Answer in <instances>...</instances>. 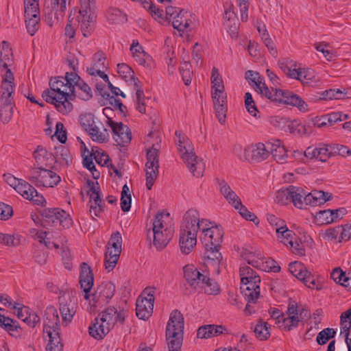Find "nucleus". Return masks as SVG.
I'll return each mask as SVG.
<instances>
[{"label": "nucleus", "mask_w": 351, "mask_h": 351, "mask_svg": "<svg viewBox=\"0 0 351 351\" xmlns=\"http://www.w3.org/2000/svg\"><path fill=\"white\" fill-rule=\"evenodd\" d=\"M50 89L43 92L42 97L46 102L55 106L58 112L63 114H68L73 110L70 100L75 96L73 87L69 85L63 77L51 80Z\"/></svg>", "instance_id": "obj_1"}, {"label": "nucleus", "mask_w": 351, "mask_h": 351, "mask_svg": "<svg viewBox=\"0 0 351 351\" xmlns=\"http://www.w3.org/2000/svg\"><path fill=\"white\" fill-rule=\"evenodd\" d=\"M128 311L124 309L118 311L114 307H108L99 314L95 319V322L88 328L89 334L96 339H102L119 322L123 324Z\"/></svg>", "instance_id": "obj_2"}, {"label": "nucleus", "mask_w": 351, "mask_h": 351, "mask_svg": "<svg viewBox=\"0 0 351 351\" xmlns=\"http://www.w3.org/2000/svg\"><path fill=\"white\" fill-rule=\"evenodd\" d=\"M199 219V212L193 208L187 210L183 217L179 243L181 252L184 254H189L196 245Z\"/></svg>", "instance_id": "obj_3"}, {"label": "nucleus", "mask_w": 351, "mask_h": 351, "mask_svg": "<svg viewBox=\"0 0 351 351\" xmlns=\"http://www.w3.org/2000/svg\"><path fill=\"white\" fill-rule=\"evenodd\" d=\"M176 135L178 138V151L182 158L194 176L202 177L205 170L204 162L193 152V147L189 139L181 137L178 132H176Z\"/></svg>", "instance_id": "obj_4"}, {"label": "nucleus", "mask_w": 351, "mask_h": 351, "mask_svg": "<svg viewBox=\"0 0 351 351\" xmlns=\"http://www.w3.org/2000/svg\"><path fill=\"white\" fill-rule=\"evenodd\" d=\"M40 216L41 218L32 215V218L35 223H40V226L46 228L58 225L63 228H69L73 223L70 215L58 208H45L40 211Z\"/></svg>", "instance_id": "obj_5"}, {"label": "nucleus", "mask_w": 351, "mask_h": 351, "mask_svg": "<svg viewBox=\"0 0 351 351\" xmlns=\"http://www.w3.org/2000/svg\"><path fill=\"white\" fill-rule=\"evenodd\" d=\"M78 23L84 37H88L93 32L96 19L97 7L95 0H80Z\"/></svg>", "instance_id": "obj_6"}, {"label": "nucleus", "mask_w": 351, "mask_h": 351, "mask_svg": "<svg viewBox=\"0 0 351 351\" xmlns=\"http://www.w3.org/2000/svg\"><path fill=\"white\" fill-rule=\"evenodd\" d=\"M164 215L162 213H157L153 221L152 231L149 232L147 237L151 239L153 237V244L157 250L163 249L173 237V231L171 228L164 226Z\"/></svg>", "instance_id": "obj_7"}, {"label": "nucleus", "mask_w": 351, "mask_h": 351, "mask_svg": "<svg viewBox=\"0 0 351 351\" xmlns=\"http://www.w3.org/2000/svg\"><path fill=\"white\" fill-rule=\"evenodd\" d=\"M28 180L37 187H53L60 182V177L54 171L45 168H31Z\"/></svg>", "instance_id": "obj_8"}, {"label": "nucleus", "mask_w": 351, "mask_h": 351, "mask_svg": "<svg viewBox=\"0 0 351 351\" xmlns=\"http://www.w3.org/2000/svg\"><path fill=\"white\" fill-rule=\"evenodd\" d=\"M155 291L154 287H147L144 289L142 295L138 298L136 314L139 319L145 320L152 315Z\"/></svg>", "instance_id": "obj_9"}, {"label": "nucleus", "mask_w": 351, "mask_h": 351, "mask_svg": "<svg viewBox=\"0 0 351 351\" xmlns=\"http://www.w3.org/2000/svg\"><path fill=\"white\" fill-rule=\"evenodd\" d=\"M269 155L268 142L266 144L258 143L251 144L244 149L243 159L250 162H260L266 160Z\"/></svg>", "instance_id": "obj_10"}, {"label": "nucleus", "mask_w": 351, "mask_h": 351, "mask_svg": "<svg viewBox=\"0 0 351 351\" xmlns=\"http://www.w3.org/2000/svg\"><path fill=\"white\" fill-rule=\"evenodd\" d=\"M146 186L150 190L158 175V149L152 147L147 153Z\"/></svg>", "instance_id": "obj_11"}, {"label": "nucleus", "mask_w": 351, "mask_h": 351, "mask_svg": "<svg viewBox=\"0 0 351 351\" xmlns=\"http://www.w3.org/2000/svg\"><path fill=\"white\" fill-rule=\"evenodd\" d=\"M87 184L89 187L88 192L90 196V213L91 216L99 217L103 211V204H104L102 197L99 191V186L98 182H94L91 180L87 181Z\"/></svg>", "instance_id": "obj_12"}, {"label": "nucleus", "mask_w": 351, "mask_h": 351, "mask_svg": "<svg viewBox=\"0 0 351 351\" xmlns=\"http://www.w3.org/2000/svg\"><path fill=\"white\" fill-rule=\"evenodd\" d=\"M108 125L112 131V137L120 146H127L131 141L132 133L129 128L121 122H116L108 118Z\"/></svg>", "instance_id": "obj_13"}, {"label": "nucleus", "mask_w": 351, "mask_h": 351, "mask_svg": "<svg viewBox=\"0 0 351 351\" xmlns=\"http://www.w3.org/2000/svg\"><path fill=\"white\" fill-rule=\"evenodd\" d=\"M1 75L3 80L0 88V102L14 103V75L10 70H8L6 71V74Z\"/></svg>", "instance_id": "obj_14"}, {"label": "nucleus", "mask_w": 351, "mask_h": 351, "mask_svg": "<svg viewBox=\"0 0 351 351\" xmlns=\"http://www.w3.org/2000/svg\"><path fill=\"white\" fill-rule=\"evenodd\" d=\"M106 68V58L101 51H98L93 55L92 64L90 67L87 68V72L90 75H99L105 82H107L108 81V77L104 73V70Z\"/></svg>", "instance_id": "obj_15"}, {"label": "nucleus", "mask_w": 351, "mask_h": 351, "mask_svg": "<svg viewBox=\"0 0 351 351\" xmlns=\"http://www.w3.org/2000/svg\"><path fill=\"white\" fill-rule=\"evenodd\" d=\"M200 239L204 247H220L223 232L217 226H211V229L204 230V235Z\"/></svg>", "instance_id": "obj_16"}, {"label": "nucleus", "mask_w": 351, "mask_h": 351, "mask_svg": "<svg viewBox=\"0 0 351 351\" xmlns=\"http://www.w3.org/2000/svg\"><path fill=\"white\" fill-rule=\"evenodd\" d=\"M15 190L24 198L34 202L37 205L42 204L45 202L43 196L40 195L34 186L23 180H21L17 184Z\"/></svg>", "instance_id": "obj_17"}, {"label": "nucleus", "mask_w": 351, "mask_h": 351, "mask_svg": "<svg viewBox=\"0 0 351 351\" xmlns=\"http://www.w3.org/2000/svg\"><path fill=\"white\" fill-rule=\"evenodd\" d=\"M260 277H255L254 280H250L248 282H241V292L247 302H257L260 297Z\"/></svg>", "instance_id": "obj_18"}, {"label": "nucleus", "mask_w": 351, "mask_h": 351, "mask_svg": "<svg viewBox=\"0 0 351 351\" xmlns=\"http://www.w3.org/2000/svg\"><path fill=\"white\" fill-rule=\"evenodd\" d=\"M183 271L186 281L193 289H197L203 286L206 275L202 274L194 265H185Z\"/></svg>", "instance_id": "obj_19"}, {"label": "nucleus", "mask_w": 351, "mask_h": 351, "mask_svg": "<svg viewBox=\"0 0 351 351\" xmlns=\"http://www.w3.org/2000/svg\"><path fill=\"white\" fill-rule=\"evenodd\" d=\"M195 19V15L182 10L173 18L172 25L173 28L178 32L190 31Z\"/></svg>", "instance_id": "obj_20"}, {"label": "nucleus", "mask_w": 351, "mask_h": 351, "mask_svg": "<svg viewBox=\"0 0 351 351\" xmlns=\"http://www.w3.org/2000/svg\"><path fill=\"white\" fill-rule=\"evenodd\" d=\"M13 62V54L10 44L2 41L0 44V75L6 74L8 70L11 71L10 67Z\"/></svg>", "instance_id": "obj_21"}, {"label": "nucleus", "mask_w": 351, "mask_h": 351, "mask_svg": "<svg viewBox=\"0 0 351 351\" xmlns=\"http://www.w3.org/2000/svg\"><path fill=\"white\" fill-rule=\"evenodd\" d=\"M94 282L93 274L91 268L86 263H82L81 265V271L80 275V283L82 289H83L85 295L84 299H89V294Z\"/></svg>", "instance_id": "obj_22"}, {"label": "nucleus", "mask_w": 351, "mask_h": 351, "mask_svg": "<svg viewBox=\"0 0 351 351\" xmlns=\"http://www.w3.org/2000/svg\"><path fill=\"white\" fill-rule=\"evenodd\" d=\"M212 98L218 99H226L223 80L219 73L218 69L213 68L211 74Z\"/></svg>", "instance_id": "obj_23"}, {"label": "nucleus", "mask_w": 351, "mask_h": 351, "mask_svg": "<svg viewBox=\"0 0 351 351\" xmlns=\"http://www.w3.org/2000/svg\"><path fill=\"white\" fill-rule=\"evenodd\" d=\"M332 154V151L329 150L327 145H321L315 147L309 146L306 149L304 155L308 159H317L322 162H326Z\"/></svg>", "instance_id": "obj_24"}, {"label": "nucleus", "mask_w": 351, "mask_h": 351, "mask_svg": "<svg viewBox=\"0 0 351 351\" xmlns=\"http://www.w3.org/2000/svg\"><path fill=\"white\" fill-rule=\"evenodd\" d=\"M33 158L35 162L32 168H45L51 165L52 154L47 152L43 146L38 145L33 152Z\"/></svg>", "instance_id": "obj_25"}, {"label": "nucleus", "mask_w": 351, "mask_h": 351, "mask_svg": "<svg viewBox=\"0 0 351 351\" xmlns=\"http://www.w3.org/2000/svg\"><path fill=\"white\" fill-rule=\"evenodd\" d=\"M216 182L220 193L231 206L234 207L240 204L241 198L231 189L227 182L219 178L216 179Z\"/></svg>", "instance_id": "obj_26"}, {"label": "nucleus", "mask_w": 351, "mask_h": 351, "mask_svg": "<svg viewBox=\"0 0 351 351\" xmlns=\"http://www.w3.org/2000/svg\"><path fill=\"white\" fill-rule=\"evenodd\" d=\"M184 330V317L182 313L178 311L174 310L170 315L168 321L166 333H173L176 332L178 333H183Z\"/></svg>", "instance_id": "obj_27"}, {"label": "nucleus", "mask_w": 351, "mask_h": 351, "mask_svg": "<svg viewBox=\"0 0 351 351\" xmlns=\"http://www.w3.org/2000/svg\"><path fill=\"white\" fill-rule=\"evenodd\" d=\"M59 328L60 319L57 309L53 306L47 307L45 313L43 331L57 330L60 329Z\"/></svg>", "instance_id": "obj_28"}, {"label": "nucleus", "mask_w": 351, "mask_h": 351, "mask_svg": "<svg viewBox=\"0 0 351 351\" xmlns=\"http://www.w3.org/2000/svg\"><path fill=\"white\" fill-rule=\"evenodd\" d=\"M268 148H269L270 154L278 163L285 164L287 162V150L284 146H281L279 140L275 141L274 143L268 142Z\"/></svg>", "instance_id": "obj_29"}, {"label": "nucleus", "mask_w": 351, "mask_h": 351, "mask_svg": "<svg viewBox=\"0 0 351 351\" xmlns=\"http://www.w3.org/2000/svg\"><path fill=\"white\" fill-rule=\"evenodd\" d=\"M282 99L279 103H283L298 107L300 110H306L307 105L305 101L298 95L288 90H281Z\"/></svg>", "instance_id": "obj_30"}, {"label": "nucleus", "mask_w": 351, "mask_h": 351, "mask_svg": "<svg viewBox=\"0 0 351 351\" xmlns=\"http://www.w3.org/2000/svg\"><path fill=\"white\" fill-rule=\"evenodd\" d=\"M60 329L45 330L44 334L49 337V343L46 347V351H62L63 345L61 343Z\"/></svg>", "instance_id": "obj_31"}, {"label": "nucleus", "mask_w": 351, "mask_h": 351, "mask_svg": "<svg viewBox=\"0 0 351 351\" xmlns=\"http://www.w3.org/2000/svg\"><path fill=\"white\" fill-rule=\"evenodd\" d=\"M63 300L64 301L60 302L59 310L62 316V323L66 326L71 322L75 311L74 310V303H72L70 298L69 300H65V298Z\"/></svg>", "instance_id": "obj_32"}, {"label": "nucleus", "mask_w": 351, "mask_h": 351, "mask_svg": "<svg viewBox=\"0 0 351 351\" xmlns=\"http://www.w3.org/2000/svg\"><path fill=\"white\" fill-rule=\"evenodd\" d=\"M261 86L257 88H254L256 91L260 93L262 96L265 97L268 99L271 100L274 102L279 103L282 99V93L281 89H278L277 88H271L270 90L265 84L263 81L261 84Z\"/></svg>", "instance_id": "obj_33"}, {"label": "nucleus", "mask_w": 351, "mask_h": 351, "mask_svg": "<svg viewBox=\"0 0 351 351\" xmlns=\"http://www.w3.org/2000/svg\"><path fill=\"white\" fill-rule=\"evenodd\" d=\"M219 247H205L204 257L207 259V265L213 266L217 274L219 273V264L222 260L221 254L219 251Z\"/></svg>", "instance_id": "obj_34"}, {"label": "nucleus", "mask_w": 351, "mask_h": 351, "mask_svg": "<svg viewBox=\"0 0 351 351\" xmlns=\"http://www.w3.org/2000/svg\"><path fill=\"white\" fill-rule=\"evenodd\" d=\"M130 51L132 53L133 58L140 65L145 67L149 66L148 62L151 58L144 51L143 47L139 45L138 42L135 43L133 41L130 47Z\"/></svg>", "instance_id": "obj_35"}, {"label": "nucleus", "mask_w": 351, "mask_h": 351, "mask_svg": "<svg viewBox=\"0 0 351 351\" xmlns=\"http://www.w3.org/2000/svg\"><path fill=\"white\" fill-rule=\"evenodd\" d=\"M54 157L62 165L69 166L73 160L69 149L62 145L56 147Z\"/></svg>", "instance_id": "obj_36"}, {"label": "nucleus", "mask_w": 351, "mask_h": 351, "mask_svg": "<svg viewBox=\"0 0 351 351\" xmlns=\"http://www.w3.org/2000/svg\"><path fill=\"white\" fill-rule=\"evenodd\" d=\"M166 339L169 351H181V346L183 340V333H166Z\"/></svg>", "instance_id": "obj_37"}, {"label": "nucleus", "mask_w": 351, "mask_h": 351, "mask_svg": "<svg viewBox=\"0 0 351 351\" xmlns=\"http://www.w3.org/2000/svg\"><path fill=\"white\" fill-rule=\"evenodd\" d=\"M121 250L107 248L105 254L104 265L108 271H112L117 265L119 258Z\"/></svg>", "instance_id": "obj_38"}, {"label": "nucleus", "mask_w": 351, "mask_h": 351, "mask_svg": "<svg viewBox=\"0 0 351 351\" xmlns=\"http://www.w3.org/2000/svg\"><path fill=\"white\" fill-rule=\"evenodd\" d=\"M87 132L93 141L99 143H105L109 139L108 130L106 129H103V130L101 131L100 128L96 125V123L93 127L90 128Z\"/></svg>", "instance_id": "obj_39"}, {"label": "nucleus", "mask_w": 351, "mask_h": 351, "mask_svg": "<svg viewBox=\"0 0 351 351\" xmlns=\"http://www.w3.org/2000/svg\"><path fill=\"white\" fill-rule=\"evenodd\" d=\"M216 117L219 122L223 125L226 119V99H213Z\"/></svg>", "instance_id": "obj_40"}, {"label": "nucleus", "mask_w": 351, "mask_h": 351, "mask_svg": "<svg viewBox=\"0 0 351 351\" xmlns=\"http://www.w3.org/2000/svg\"><path fill=\"white\" fill-rule=\"evenodd\" d=\"M305 191L301 188L290 185L291 202L298 208H303V198Z\"/></svg>", "instance_id": "obj_41"}, {"label": "nucleus", "mask_w": 351, "mask_h": 351, "mask_svg": "<svg viewBox=\"0 0 351 351\" xmlns=\"http://www.w3.org/2000/svg\"><path fill=\"white\" fill-rule=\"evenodd\" d=\"M276 232L278 239L285 245H288L293 241L295 236V233L289 230L286 225L277 228Z\"/></svg>", "instance_id": "obj_42"}, {"label": "nucleus", "mask_w": 351, "mask_h": 351, "mask_svg": "<svg viewBox=\"0 0 351 351\" xmlns=\"http://www.w3.org/2000/svg\"><path fill=\"white\" fill-rule=\"evenodd\" d=\"M14 103L0 102V119L3 123H8L13 115Z\"/></svg>", "instance_id": "obj_43"}, {"label": "nucleus", "mask_w": 351, "mask_h": 351, "mask_svg": "<svg viewBox=\"0 0 351 351\" xmlns=\"http://www.w3.org/2000/svg\"><path fill=\"white\" fill-rule=\"evenodd\" d=\"M108 20L114 24L123 23L127 21V16L118 8H110L107 14Z\"/></svg>", "instance_id": "obj_44"}, {"label": "nucleus", "mask_w": 351, "mask_h": 351, "mask_svg": "<svg viewBox=\"0 0 351 351\" xmlns=\"http://www.w3.org/2000/svg\"><path fill=\"white\" fill-rule=\"evenodd\" d=\"M269 329V324L261 319L256 325L254 332L258 339L260 340H266L270 336Z\"/></svg>", "instance_id": "obj_45"}, {"label": "nucleus", "mask_w": 351, "mask_h": 351, "mask_svg": "<svg viewBox=\"0 0 351 351\" xmlns=\"http://www.w3.org/2000/svg\"><path fill=\"white\" fill-rule=\"evenodd\" d=\"M330 276L332 279L337 283L344 287H350L351 278L346 276V272L343 271L340 268H335L331 272Z\"/></svg>", "instance_id": "obj_46"}, {"label": "nucleus", "mask_w": 351, "mask_h": 351, "mask_svg": "<svg viewBox=\"0 0 351 351\" xmlns=\"http://www.w3.org/2000/svg\"><path fill=\"white\" fill-rule=\"evenodd\" d=\"M67 0H53L52 8L48 12V14H52V11L55 10L54 17L59 20L64 14L66 9Z\"/></svg>", "instance_id": "obj_47"}, {"label": "nucleus", "mask_w": 351, "mask_h": 351, "mask_svg": "<svg viewBox=\"0 0 351 351\" xmlns=\"http://www.w3.org/2000/svg\"><path fill=\"white\" fill-rule=\"evenodd\" d=\"M200 288L204 289V293L208 295H217L220 292V289L217 282L206 276L205 280H204V285Z\"/></svg>", "instance_id": "obj_48"}, {"label": "nucleus", "mask_w": 351, "mask_h": 351, "mask_svg": "<svg viewBox=\"0 0 351 351\" xmlns=\"http://www.w3.org/2000/svg\"><path fill=\"white\" fill-rule=\"evenodd\" d=\"M328 99H344L351 98V90L346 88L326 90Z\"/></svg>", "instance_id": "obj_49"}, {"label": "nucleus", "mask_w": 351, "mask_h": 351, "mask_svg": "<svg viewBox=\"0 0 351 351\" xmlns=\"http://www.w3.org/2000/svg\"><path fill=\"white\" fill-rule=\"evenodd\" d=\"M99 296L106 300L112 298L115 291V286L111 282L102 283L98 288Z\"/></svg>", "instance_id": "obj_50"}, {"label": "nucleus", "mask_w": 351, "mask_h": 351, "mask_svg": "<svg viewBox=\"0 0 351 351\" xmlns=\"http://www.w3.org/2000/svg\"><path fill=\"white\" fill-rule=\"evenodd\" d=\"M280 120L283 123L287 124L288 130L290 133H295V131H297L299 134H306L308 133L306 126L298 123V121L295 120L291 121L285 118H280Z\"/></svg>", "instance_id": "obj_51"}, {"label": "nucleus", "mask_w": 351, "mask_h": 351, "mask_svg": "<svg viewBox=\"0 0 351 351\" xmlns=\"http://www.w3.org/2000/svg\"><path fill=\"white\" fill-rule=\"evenodd\" d=\"M131 207V194L127 184L122 188L121 197V208L123 212H128Z\"/></svg>", "instance_id": "obj_52"}, {"label": "nucleus", "mask_w": 351, "mask_h": 351, "mask_svg": "<svg viewBox=\"0 0 351 351\" xmlns=\"http://www.w3.org/2000/svg\"><path fill=\"white\" fill-rule=\"evenodd\" d=\"M40 15L37 0H25V17Z\"/></svg>", "instance_id": "obj_53"}, {"label": "nucleus", "mask_w": 351, "mask_h": 351, "mask_svg": "<svg viewBox=\"0 0 351 351\" xmlns=\"http://www.w3.org/2000/svg\"><path fill=\"white\" fill-rule=\"evenodd\" d=\"M240 276H241V282H248L250 280H254L255 277H260L256 274V272L254 271L251 267L247 265H242L240 267Z\"/></svg>", "instance_id": "obj_54"}, {"label": "nucleus", "mask_w": 351, "mask_h": 351, "mask_svg": "<svg viewBox=\"0 0 351 351\" xmlns=\"http://www.w3.org/2000/svg\"><path fill=\"white\" fill-rule=\"evenodd\" d=\"M280 67L289 77L295 79L298 76L300 69L295 68V64L291 60L281 62Z\"/></svg>", "instance_id": "obj_55"}, {"label": "nucleus", "mask_w": 351, "mask_h": 351, "mask_svg": "<svg viewBox=\"0 0 351 351\" xmlns=\"http://www.w3.org/2000/svg\"><path fill=\"white\" fill-rule=\"evenodd\" d=\"M40 15L34 16L25 17V23L27 32L31 35L34 36L38 31L40 24Z\"/></svg>", "instance_id": "obj_56"}, {"label": "nucleus", "mask_w": 351, "mask_h": 351, "mask_svg": "<svg viewBox=\"0 0 351 351\" xmlns=\"http://www.w3.org/2000/svg\"><path fill=\"white\" fill-rule=\"evenodd\" d=\"M299 280L302 281L303 283L308 288L315 289L317 290L321 289V285L319 282L317 280L316 278L308 271H305L304 278H301Z\"/></svg>", "instance_id": "obj_57"}, {"label": "nucleus", "mask_w": 351, "mask_h": 351, "mask_svg": "<svg viewBox=\"0 0 351 351\" xmlns=\"http://www.w3.org/2000/svg\"><path fill=\"white\" fill-rule=\"evenodd\" d=\"M302 319V313H300V316L286 315V319H283V328L287 331H289L298 327Z\"/></svg>", "instance_id": "obj_58"}, {"label": "nucleus", "mask_w": 351, "mask_h": 351, "mask_svg": "<svg viewBox=\"0 0 351 351\" xmlns=\"http://www.w3.org/2000/svg\"><path fill=\"white\" fill-rule=\"evenodd\" d=\"M336 331L333 328H327L320 331L316 338L319 345H324L331 338L335 336Z\"/></svg>", "instance_id": "obj_59"}, {"label": "nucleus", "mask_w": 351, "mask_h": 351, "mask_svg": "<svg viewBox=\"0 0 351 351\" xmlns=\"http://www.w3.org/2000/svg\"><path fill=\"white\" fill-rule=\"evenodd\" d=\"M0 326L3 327L10 335L11 332L17 330L18 325L16 322L12 319L0 314Z\"/></svg>", "instance_id": "obj_60"}, {"label": "nucleus", "mask_w": 351, "mask_h": 351, "mask_svg": "<svg viewBox=\"0 0 351 351\" xmlns=\"http://www.w3.org/2000/svg\"><path fill=\"white\" fill-rule=\"evenodd\" d=\"M340 321L342 329L341 333H346L348 336L351 328V308L341 315Z\"/></svg>", "instance_id": "obj_61"}, {"label": "nucleus", "mask_w": 351, "mask_h": 351, "mask_svg": "<svg viewBox=\"0 0 351 351\" xmlns=\"http://www.w3.org/2000/svg\"><path fill=\"white\" fill-rule=\"evenodd\" d=\"M75 87L80 91L78 94L83 100H88L92 97V91L90 86L86 84L82 80H78V83Z\"/></svg>", "instance_id": "obj_62"}, {"label": "nucleus", "mask_w": 351, "mask_h": 351, "mask_svg": "<svg viewBox=\"0 0 351 351\" xmlns=\"http://www.w3.org/2000/svg\"><path fill=\"white\" fill-rule=\"evenodd\" d=\"M289 269L298 280L304 278V272L308 271L302 263L297 261L291 263L289 265Z\"/></svg>", "instance_id": "obj_63"}, {"label": "nucleus", "mask_w": 351, "mask_h": 351, "mask_svg": "<svg viewBox=\"0 0 351 351\" xmlns=\"http://www.w3.org/2000/svg\"><path fill=\"white\" fill-rule=\"evenodd\" d=\"M315 217L322 224L334 222V213L330 209L319 211L317 213Z\"/></svg>", "instance_id": "obj_64"}]
</instances>
